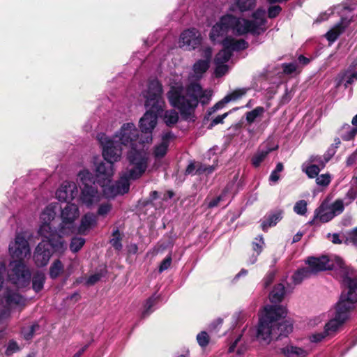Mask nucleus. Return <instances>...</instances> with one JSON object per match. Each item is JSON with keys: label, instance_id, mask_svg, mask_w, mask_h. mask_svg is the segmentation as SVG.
I'll return each instance as SVG.
<instances>
[{"label": "nucleus", "instance_id": "obj_54", "mask_svg": "<svg viewBox=\"0 0 357 357\" xmlns=\"http://www.w3.org/2000/svg\"><path fill=\"white\" fill-rule=\"evenodd\" d=\"M277 273L276 270H271L268 271L264 278H263V286L265 289L269 287L273 282Z\"/></svg>", "mask_w": 357, "mask_h": 357}, {"label": "nucleus", "instance_id": "obj_3", "mask_svg": "<svg viewBox=\"0 0 357 357\" xmlns=\"http://www.w3.org/2000/svg\"><path fill=\"white\" fill-rule=\"evenodd\" d=\"M163 87L161 82L154 79L148 83L147 89L144 93V107L146 109L145 117L155 114L160 116L165 107V101L163 98Z\"/></svg>", "mask_w": 357, "mask_h": 357}, {"label": "nucleus", "instance_id": "obj_36", "mask_svg": "<svg viewBox=\"0 0 357 357\" xmlns=\"http://www.w3.org/2000/svg\"><path fill=\"white\" fill-rule=\"evenodd\" d=\"M147 167L139 166H131L130 168L128 167L126 172L124 174H126L128 178L131 180L135 181L139 179L142 176V175L146 171Z\"/></svg>", "mask_w": 357, "mask_h": 357}, {"label": "nucleus", "instance_id": "obj_7", "mask_svg": "<svg viewBox=\"0 0 357 357\" xmlns=\"http://www.w3.org/2000/svg\"><path fill=\"white\" fill-rule=\"evenodd\" d=\"M47 233L38 235L45 238L46 245L50 248L54 255L59 257L63 255L68 248V244L63 236L56 229L48 231Z\"/></svg>", "mask_w": 357, "mask_h": 357}, {"label": "nucleus", "instance_id": "obj_21", "mask_svg": "<svg viewBox=\"0 0 357 357\" xmlns=\"http://www.w3.org/2000/svg\"><path fill=\"white\" fill-rule=\"evenodd\" d=\"M241 28L238 29V36H243L247 33H250L253 36H259L263 33L266 30V27L260 26L257 21L248 19H241Z\"/></svg>", "mask_w": 357, "mask_h": 357}, {"label": "nucleus", "instance_id": "obj_60", "mask_svg": "<svg viewBox=\"0 0 357 357\" xmlns=\"http://www.w3.org/2000/svg\"><path fill=\"white\" fill-rule=\"evenodd\" d=\"M331 181V177L329 174H324L320 176H317L316 178V183L318 185L320 186H327L330 184Z\"/></svg>", "mask_w": 357, "mask_h": 357}, {"label": "nucleus", "instance_id": "obj_32", "mask_svg": "<svg viewBox=\"0 0 357 357\" xmlns=\"http://www.w3.org/2000/svg\"><path fill=\"white\" fill-rule=\"evenodd\" d=\"M345 322L335 316L325 324L324 328L328 336L335 335Z\"/></svg>", "mask_w": 357, "mask_h": 357}, {"label": "nucleus", "instance_id": "obj_41", "mask_svg": "<svg viewBox=\"0 0 357 357\" xmlns=\"http://www.w3.org/2000/svg\"><path fill=\"white\" fill-rule=\"evenodd\" d=\"M112 236V238L110 239L109 243L116 250L120 251L123 248L121 243L123 235L120 233L119 229L116 228L113 230Z\"/></svg>", "mask_w": 357, "mask_h": 357}, {"label": "nucleus", "instance_id": "obj_40", "mask_svg": "<svg viewBox=\"0 0 357 357\" xmlns=\"http://www.w3.org/2000/svg\"><path fill=\"white\" fill-rule=\"evenodd\" d=\"M265 109L261 106H258L254 109L245 113L246 121L249 125L253 123L256 119L262 116L264 113Z\"/></svg>", "mask_w": 357, "mask_h": 357}, {"label": "nucleus", "instance_id": "obj_25", "mask_svg": "<svg viewBox=\"0 0 357 357\" xmlns=\"http://www.w3.org/2000/svg\"><path fill=\"white\" fill-rule=\"evenodd\" d=\"M225 29L229 32L231 30L236 36H238V29L241 28V19L231 14H227L220 18Z\"/></svg>", "mask_w": 357, "mask_h": 357}, {"label": "nucleus", "instance_id": "obj_49", "mask_svg": "<svg viewBox=\"0 0 357 357\" xmlns=\"http://www.w3.org/2000/svg\"><path fill=\"white\" fill-rule=\"evenodd\" d=\"M85 243V240L81 237H75L73 238L71 242L70 243V250L75 253L77 252Z\"/></svg>", "mask_w": 357, "mask_h": 357}, {"label": "nucleus", "instance_id": "obj_48", "mask_svg": "<svg viewBox=\"0 0 357 357\" xmlns=\"http://www.w3.org/2000/svg\"><path fill=\"white\" fill-rule=\"evenodd\" d=\"M227 104L225 102V98H223L222 100L216 102L213 107L208 108V109L206 111V113L204 116V120H208L210 116L216 112L218 110L222 109L225 105Z\"/></svg>", "mask_w": 357, "mask_h": 357}, {"label": "nucleus", "instance_id": "obj_45", "mask_svg": "<svg viewBox=\"0 0 357 357\" xmlns=\"http://www.w3.org/2000/svg\"><path fill=\"white\" fill-rule=\"evenodd\" d=\"M210 67V63L207 61L199 59L193 65V71L196 75H203L206 73Z\"/></svg>", "mask_w": 357, "mask_h": 357}, {"label": "nucleus", "instance_id": "obj_2", "mask_svg": "<svg viewBox=\"0 0 357 357\" xmlns=\"http://www.w3.org/2000/svg\"><path fill=\"white\" fill-rule=\"evenodd\" d=\"M287 309L281 305H267L259 317L257 337L261 341L270 342L271 340L287 337L293 331V324L287 320L280 322L286 317Z\"/></svg>", "mask_w": 357, "mask_h": 357}, {"label": "nucleus", "instance_id": "obj_52", "mask_svg": "<svg viewBox=\"0 0 357 357\" xmlns=\"http://www.w3.org/2000/svg\"><path fill=\"white\" fill-rule=\"evenodd\" d=\"M303 171L305 172V174L307 175V176L310 178H317V176L319 175L321 169L320 167L317 165H310L305 167Z\"/></svg>", "mask_w": 357, "mask_h": 357}, {"label": "nucleus", "instance_id": "obj_10", "mask_svg": "<svg viewBox=\"0 0 357 357\" xmlns=\"http://www.w3.org/2000/svg\"><path fill=\"white\" fill-rule=\"evenodd\" d=\"M114 163L109 160H101L98 158H94V167L96 176L98 182L104 185L106 182L110 181L114 174Z\"/></svg>", "mask_w": 357, "mask_h": 357}, {"label": "nucleus", "instance_id": "obj_59", "mask_svg": "<svg viewBox=\"0 0 357 357\" xmlns=\"http://www.w3.org/2000/svg\"><path fill=\"white\" fill-rule=\"evenodd\" d=\"M209 336L205 331H202L197 335V340L201 347H206L209 343Z\"/></svg>", "mask_w": 357, "mask_h": 357}, {"label": "nucleus", "instance_id": "obj_33", "mask_svg": "<svg viewBox=\"0 0 357 357\" xmlns=\"http://www.w3.org/2000/svg\"><path fill=\"white\" fill-rule=\"evenodd\" d=\"M45 280V275L41 271H37L33 274L32 278V288L36 293H38L43 289Z\"/></svg>", "mask_w": 357, "mask_h": 357}, {"label": "nucleus", "instance_id": "obj_27", "mask_svg": "<svg viewBox=\"0 0 357 357\" xmlns=\"http://www.w3.org/2000/svg\"><path fill=\"white\" fill-rule=\"evenodd\" d=\"M97 222L98 218L95 213H86L82 217L80 225L78 227L79 233L84 234L86 231L95 227L97 225Z\"/></svg>", "mask_w": 357, "mask_h": 357}, {"label": "nucleus", "instance_id": "obj_18", "mask_svg": "<svg viewBox=\"0 0 357 357\" xmlns=\"http://www.w3.org/2000/svg\"><path fill=\"white\" fill-rule=\"evenodd\" d=\"M9 252L13 257H16L17 259H24V257L30 253L29 243L24 236L21 234L16 236L15 244L9 245Z\"/></svg>", "mask_w": 357, "mask_h": 357}, {"label": "nucleus", "instance_id": "obj_38", "mask_svg": "<svg viewBox=\"0 0 357 357\" xmlns=\"http://www.w3.org/2000/svg\"><path fill=\"white\" fill-rule=\"evenodd\" d=\"M272 149H268L265 151H258L251 159V164L255 168L259 167L261 163L264 160L266 156L273 151Z\"/></svg>", "mask_w": 357, "mask_h": 357}, {"label": "nucleus", "instance_id": "obj_42", "mask_svg": "<svg viewBox=\"0 0 357 357\" xmlns=\"http://www.w3.org/2000/svg\"><path fill=\"white\" fill-rule=\"evenodd\" d=\"M252 20L257 21V23L262 27H265L267 23L266 18V10L262 8H258L252 14Z\"/></svg>", "mask_w": 357, "mask_h": 357}, {"label": "nucleus", "instance_id": "obj_39", "mask_svg": "<svg viewBox=\"0 0 357 357\" xmlns=\"http://www.w3.org/2000/svg\"><path fill=\"white\" fill-rule=\"evenodd\" d=\"M248 91V89L246 88H240L235 89L231 93L227 94L224 97L225 102L229 103L231 101H237L243 98Z\"/></svg>", "mask_w": 357, "mask_h": 357}, {"label": "nucleus", "instance_id": "obj_26", "mask_svg": "<svg viewBox=\"0 0 357 357\" xmlns=\"http://www.w3.org/2000/svg\"><path fill=\"white\" fill-rule=\"evenodd\" d=\"M350 21H347L345 18H341L340 22L336 24L326 33V38L330 43L335 42L338 37L344 32L345 29L349 26Z\"/></svg>", "mask_w": 357, "mask_h": 357}, {"label": "nucleus", "instance_id": "obj_8", "mask_svg": "<svg viewBox=\"0 0 357 357\" xmlns=\"http://www.w3.org/2000/svg\"><path fill=\"white\" fill-rule=\"evenodd\" d=\"M102 148V157L104 160L117 162L121 159L122 154L121 144L116 139H111L105 135L99 138Z\"/></svg>", "mask_w": 357, "mask_h": 357}, {"label": "nucleus", "instance_id": "obj_1", "mask_svg": "<svg viewBox=\"0 0 357 357\" xmlns=\"http://www.w3.org/2000/svg\"><path fill=\"white\" fill-rule=\"evenodd\" d=\"M213 96V91L204 89L197 82L188 84L183 93L182 86H172L167 93V98L171 106L177 109L184 121L194 122L195 112L199 103L208 105Z\"/></svg>", "mask_w": 357, "mask_h": 357}, {"label": "nucleus", "instance_id": "obj_15", "mask_svg": "<svg viewBox=\"0 0 357 357\" xmlns=\"http://www.w3.org/2000/svg\"><path fill=\"white\" fill-rule=\"evenodd\" d=\"M53 255L50 248L46 245L45 240H42L34 250L33 260L37 267L42 268L47 265Z\"/></svg>", "mask_w": 357, "mask_h": 357}, {"label": "nucleus", "instance_id": "obj_57", "mask_svg": "<svg viewBox=\"0 0 357 357\" xmlns=\"http://www.w3.org/2000/svg\"><path fill=\"white\" fill-rule=\"evenodd\" d=\"M282 8L279 5H271L267 10L268 17L270 19H273L277 17L280 13L282 12Z\"/></svg>", "mask_w": 357, "mask_h": 357}, {"label": "nucleus", "instance_id": "obj_34", "mask_svg": "<svg viewBox=\"0 0 357 357\" xmlns=\"http://www.w3.org/2000/svg\"><path fill=\"white\" fill-rule=\"evenodd\" d=\"M312 274L307 267L298 268L293 274L291 278L294 284H300L305 279L310 278Z\"/></svg>", "mask_w": 357, "mask_h": 357}, {"label": "nucleus", "instance_id": "obj_58", "mask_svg": "<svg viewBox=\"0 0 357 357\" xmlns=\"http://www.w3.org/2000/svg\"><path fill=\"white\" fill-rule=\"evenodd\" d=\"M294 211L298 215H305L307 212L306 201L302 199L297 202L294 206Z\"/></svg>", "mask_w": 357, "mask_h": 357}, {"label": "nucleus", "instance_id": "obj_17", "mask_svg": "<svg viewBox=\"0 0 357 357\" xmlns=\"http://www.w3.org/2000/svg\"><path fill=\"white\" fill-rule=\"evenodd\" d=\"M196 29H189L183 31L180 36V43L182 47H185L186 50H192L199 46L202 38Z\"/></svg>", "mask_w": 357, "mask_h": 357}, {"label": "nucleus", "instance_id": "obj_62", "mask_svg": "<svg viewBox=\"0 0 357 357\" xmlns=\"http://www.w3.org/2000/svg\"><path fill=\"white\" fill-rule=\"evenodd\" d=\"M215 75L216 77H222L228 71V66L226 64H215Z\"/></svg>", "mask_w": 357, "mask_h": 357}, {"label": "nucleus", "instance_id": "obj_56", "mask_svg": "<svg viewBox=\"0 0 357 357\" xmlns=\"http://www.w3.org/2000/svg\"><path fill=\"white\" fill-rule=\"evenodd\" d=\"M284 169V165L282 162H278L274 170L272 171L269 176V181L276 183L280 179L279 173Z\"/></svg>", "mask_w": 357, "mask_h": 357}, {"label": "nucleus", "instance_id": "obj_53", "mask_svg": "<svg viewBox=\"0 0 357 357\" xmlns=\"http://www.w3.org/2000/svg\"><path fill=\"white\" fill-rule=\"evenodd\" d=\"M330 209L335 215L342 213L344 209L342 200H335L330 206Z\"/></svg>", "mask_w": 357, "mask_h": 357}, {"label": "nucleus", "instance_id": "obj_55", "mask_svg": "<svg viewBox=\"0 0 357 357\" xmlns=\"http://www.w3.org/2000/svg\"><path fill=\"white\" fill-rule=\"evenodd\" d=\"M344 243L352 244L357 248V227L348 232Z\"/></svg>", "mask_w": 357, "mask_h": 357}, {"label": "nucleus", "instance_id": "obj_6", "mask_svg": "<svg viewBox=\"0 0 357 357\" xmlns=\"http://www.w3.org/2000/svg\"><path fill=\"white\" fill-rule=\"evenodd\" d=\"M12 267L8 274L10 280L20 288L26 287L31 280V272L24 264V259H17L10 262Z\"/></svg>", "mask_w": 357, "mask_h": 357}, {"label": "nucleus", "instance_id": "obj_30", "mask_svg": "<svg viewBox=\"0 0 357 357\" xmlns=\"http://www.w3.org/2000/svg\"><path fill=\"white\" fill-rule=\"evenodd\" d=\"M279 353L284 357H306L307 356V351L293 345H287L279 349Z\"/></svg>", "mask_w": 357, "mask_h": 357}, {"label": "nucleus", "instance_id": "obj_37", "mask_svg": "<svg viewBox=\"0 0 357 357\" xmlns=\"http://www.w3.org/2000/svg\"><path fill=\"white\" fill-rule=\"evenodd\" d=\"M179 119L178 112L174 109L166 110L163 115V121L168 127L174 126Z\"/></svg>", "mask_w": 357, "mask_h": 357}, {"label": "nucleus", "instance_id": "obj_44", "mask_svg": "<svg viewBox=\"0 0 357 357\" xmlns=\"http://www.w3.org/2000/svg\"><path fill=\"white\" fill-rule=\"evenodd\" d=\"M324 209L321 206L315 211L314 218H319L321 222H328L331 220L335 215L331 211L324 213Z\"/></svg>", "mask_w": 357, "mask_h": 357}, {"label": "nucleus", "instance_id": "obj_63", "mask_svg": "<svg viewBox=\"0 0 357 357\" xmlns=\"http://www.w3.org/2000/svg\"><path fill=\"white\" fill-rule=\"evenodd\" d=\"M328 336V334L326 333V330L324 329L322 332L316 333L312 335V336H310V339L312 342L317 343V342H321L323 340H324Z\"/></svg>", "mask_w": 357, "mask_h": 357}, {"label": "nucleus", "instance_id": "obj_46", "mask_svg": "<svg viewBox=\"0 0 357 357\" xmlns=\"http://www.w3.org/2000/svg\"><path fill=\"white\" fill-rule=\"evenodd\" d=\"M168 144L165 142H161L159 145L155 146L153 151V155L155 158H162L165 156L168 151Z\"/></svg>", "mask_w": 357, "mask_h": 357}, {"label": "nucleus", "instance_id": "obj_4", "mask_svg": "<svg viewBox=\"0 0 357 357\" xmlns=\"http://www.w3.org/2000/svg\"><path fill=\"white\" fill-rule=\"evenodd\" d=\"M77 182L81 188V202L87 206H91L98 197L93 174L87 169L80 171L77 175Z\"/></svg>", "mask_w": 357, "mask_h": 357}, {"label": "nucleus", "instance_id": "obj_50", "mask_svg": "<svg viewBox=\"0 0 357 357\" xmlns=\"http://www.w3.org/2000/svg\"><path fill=\"white\" fill-rule=\"evenodd\" d=\"M265 244L262 235H259L255 238L252 243V250L256 252L257 256L259 255L262 250L263 246Z\"/></svg>", "mask_w": 357, "mask_h": 357}, {"label": "nucleus", "instance_id": "obj_43", "mask_svg": "<svg viewBox=\"0 0 357 357\" xmlns=\"http://www.w3.org/2000/svg\"><path fill=\"white\" fill-rule=\"evenodd\" d=\"M231 55L232 54L231 52L224 47L222 50L220 51L215 55L214 58V63L215 64H225V63L227 62L230 59Z\"/></svg>", "mask_w": 357, "mask_h": 357}, {"label": "nucleus", "instance_id": "obj_14", "mask_svg": "<svg viewBox=\"0 0 357 357\" xmlns=\"http://www.w3.org/2000/svg\"><path fill=\"white\" fill-rule=\"evenodd\" d=\"M78 194L77 185L73 181H63L56 192V197L60 202L70 203Z\"/></svg>", "mask_w": 357, "mask_h": 357}, {"label": "nucleus", "instance_id": "obj_29", "mask_svg": "<svg viewBox=\"0 0 357 357\" xmlns=\"http://www.w3.org/2000/svg\"><path fill=\"white\" fill-rule=\"evenodd\" d=\"M286 294V288L282 283H278L273 286V289L270 291L268 298L270 302L277 305L281 303Z\"/></svg>", "mask_w": 357, "mask_h": 357}, {"label": "nucleus", "instance_id": "obj_61", "mask_svg": "<svg viewBox=\"0 0 357 357\" xmlns=\"http://www.w3.org/2000/svg\"><path fill=\"white\" fill-rule=\"evenodd\" d=\"M231 112V110L229 112H225L222 115H218L215 118L213 119L208 126V129H212L214 126L218 124H222L224 123V119Z\"/></svg>", "mask_w": 357, "mask_h": 357}, {"label": "nucleus", "instance_id": "obj_12", "mask_svg": "<svg viewBox=\"0 0 357 357\" xmlns=\"http://www.w3.org/2000/svg\"><path fill=\"white\" fill-rule=\"evenodd\" d=\"M1 301L11 309L17 307L22 310L26 305V299L16 290L6 288L1 296Z\"/></svg>", "mask_w": 357, "mask_h": 357}, {"label": "nucleus", "instance_id": "obj_13", "mask_svg": "<svg viewBox=\"0 0 357 357\" xmlns=\"http://www.w3.org/2000/svg\"><path fill=\"white\" fill-rule=\"evenodd\" d=\"M158 118V116H155V114H151L146 118L145 113L144 114L143 116L139 120V126L141 132L145 134L146 136L144 139L140 138L139 143L144 144L152 142V132L157 125Z\"/></svg>", "mask_w": 357, "mask_h": 357}, {"label": "nucleus", "instance_id": "obj_28", "mask_svg": "<svg viewBox=\"0 0 357 357\" xmlns=\"http://www.w3.org/2000/svg\"><path fill=\"white\" fill-rule=\"evenodd\" d=\"M283 213L282 210L279 209L268 214L265 220L261 223V229L264 231H267L269 227L275 226L282 220Z\"/></svg>", "mask_w": 357, "mask_h": 357}, {"label": "nucleus", "instance_id": "obj_19", "mask_svg": "<svg viewBox=\"0 0 357 357\" xmlns=\"http://www.w3.org/2000/svg\"><path fill=\"white\" fill-rule=\"evenodd\" d=\"M355 303H356L344 298V296H340L335 307L334 316L346 322L350 317L351 310L355 307Z\"/></svg>", "mask_w": 357, "mask_h": 357}, {"label": "nucleus", "instance_id": "obj_16", "mask_svg": "<svg viewBox=\"0 0 357 357\" xmlns=\"http://www.w3.org/2000/svg\"><path fill=\"white\" fill-rule=\"evenodd\" d=\"M308 264V268L312 275L317 274L318 272L333 270L334 264L330 263V259L326 255L320 257H309L305 261Z\"/></svg>", "mask_w": 357, "mask_h": 357}, {"label": "nucleus", "instance_id": "obj_5", "mask_svg": "<svg viewBox=\"0 0 357 357\" xmlns=\"http://www.w3.org/2000/svg\"><path fill=\"white\" fill-rule=\"evenodd\" d=\"M335 263L340 271L344 284L348 288L347 294L342 293L340 296H344L354 303H357V277L353 275L354 269L346 265L344 260L340 257H335Z\"/></svg>", "mask_w": 357, "mask_h": 357}, {"label": "nucleus", "instance_id": "obj_64", "mask_svg": "<svg viewBox=\"0 0 357 357\" xmlns=\"http://www.w3.org/2000/svg\"><path fill=\"white\" fill-rule=\"evenodd\" d=\"M282 68L284 73L291 75L296 70L297 64L295 63H282Z\"/></svg>", "mask_w": 357, "mask_h": 357}, {"label": "nucleus", "instance_id": "obj_9", "mask_svg": "<svg viewBox=\"0 0 357 357\" xmlns=\"http://www.w3.org/2000/svg\"><path fill=\"white\" fill-rule=\"evenodd\" d=\"M139 132L135 125L132 123H124L119 132H116L114 138L121 145L135 147V142L139 139Z\"/></svg>", "mask_w": 357, "mask_h": 357}, {"label": "nucleus", "instance_id": "obj_51", "mask_svg": "<svg viewBox=\"0 0 357 357\" xmlns=\"http://www.w3.org/2000/svg\"><path fill=\"white\" fill-rule=\"evenodd\" d=\"M112 209V205L109 202L102 203L99 205L97 214V216L105 217Z\"/></svg>", "mask_w": 357, "mask_h": 357}, {"label": "nucleus", "instance_id": "obj_23", "mask_svg": "<svg viewBox=\"0 0 357 357\" xmlns=\"http://www.w3.org/2000/svg\"><path fill=\"white\" fill-rule=\"evenodd\" d=\"M223 47L229 50L232 54L233 52H239L248 48L249 44L244 39L236 40L230 36H226L222 40Z\"/></svg>", "mask_w": 357, "mask_h": 357}, {"label": "nucleus", "instance_id": "obj_35", "mask_svg": "<svg viewBox=\"0 0 357 357\" xmlns=\"http://www.w3.org/2000/svg\"><path fill=\"white\" fill-rule=\"evenodd\" d=\"M64 271V266L59 259L53 261L49 270L50 278L52 280L56 279Z\"/></svg>", "mask_w": 357, "mask_h": 357}, {"label": "nucleus", "instance_id": "obj_31", "mask_svg": "<svg viewBox=\"0 0 357 357\" xmlns=\"http://www.w3.org/2000/svg\"><path fill=\"white\" fill-rule=\"evenodd\" d=\"M228 33V31L225 29V26L219 20L211 29L209 38L211 41L215 42L219 37H223Z\"/></svg>", "mask_w": 357, "mask_h": 357}, {"label": "nucleus", "instance_id": "obj_24", "mask_svg": "<svg viewBox=\"0 0 357 357\" xmlns=\"http://www.w3.org/2000/svg\"><path fill=\"white\" fill-rule=\"evenodd\" d=\"M126 174H123L121 177L120 180L116 182L115 184H112L109 186V190L112 196H116L117 195H124L129 192L130 190V181Z\"/></svg>", "mask_w": 357, "mask_h": 357}, {"label": "nucleus", "instance_id": "obj_11", "mask_svg": "<svg viewBox=\"0 0 357 357\" xmlns=\"http://www.w3.org/2000/svg\"><path fill=\"white\" fill-rule=\"evenodd\" d=\"M79 215V208L75 204L68 203L63 208L61 207V222L59 226V231H63L66 228H71Z\"/></svg>", "mask_w": 357, "mask_h": 357}, {"label": "nucleus", "instance_id": "obj_47", "mask_svg": "<svg viewBox=\"0 0 357 357\" xmlns=\"http://www.w3.org/2000/svg\"><path fill=\"white\" fill-rule=\"evenodd\" d=\"M236 6L242 12L251 10L256 4V0H236Z\"/></svg>", "mask_w": 357, "mask_h": 357}, {"label": "nucleus", "instance_id": "obj_20", "mask_svg": "<svg viewBox=\"0 0 357 357\" xmlns=\"http://www.w3.org/2000/svg\"><path fill=\"white\" fill-rule=\"evenodd\" d=\"M55 206L50 204L45 207L41 213L40 218L41 225L38 229V234H47V231L52 230L50 222L54 219L56 215Z\"/></svg>", "mask_w": 357, "mask_h": 357}, {"label": "nucleus", "instance_id": "obj_22", "mask_svg": "<svg viewBox=\"0 0 357 357\" xmlns=\"http://www.w3.org/2000/svg\"><path fill=\"white\" fill-rule=\"evenodd\" d=\"M127 160L129 166H139L148 167L149 158L146 153L142 150H137L136 147H132L128 151Z\"/></svg>", "mask_w": 357, "mask_h": 357}]
</instances>
